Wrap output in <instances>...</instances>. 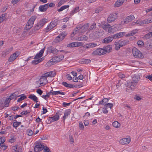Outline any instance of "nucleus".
<instances>
[{"label": "nucleus", "instance_id": "c03bdc74", "mask_svg": "<svg viewBox=\"0 0 152 152\" xmlns=\"http://www.w3.org/2000/svg\"><path fill=\"white\" fill-rule=\"evenodd\" d=\"M80 25H78L75 28L73 32V34H76L78 32H80Z\"/></svg>", "mask_w": 152, "mask_h": 152}, {"label": "nucleus", "instance_id": "58836bf2", "mask_svg": "<svg viewBox=\"0 0 152 152\" xmlns=\"http://www.w3.org/2000/svg\"><path fill=\"white\" fill-rule=\"evenodd\" d=\"M17 93L15 92L13 93L10 96L9 98L10 99V100L15 98L16 99L17 97V95L16 94Z\"/></svg>", "mask_w": 152, "mask_h": 152}, {"label": "nucleus", "instance_id": "7c9ffc66", "mask_svg": "<svg viewBox=\"0 0 152 152\" xmlns=\"http://www.w3.org/2000/svg\"><path fill=\"white\" fill-rule=\"evenodd\" d=\"M137 32V30L136 29L135 30H133L132 31L129 32L128 34H126V37H130L132 36L135 34Z\"/></svg>", "mask_w": 152, "mask_h": 152}, {"label": "nucleus", "instance_id": "c9c22d12", "mask_svg": "<svg viewBox=\"0 0 152 152\" xmlns=\"http://www.w3.org/2000/svg\"><path fill=\"white\" fill-rule=\"evenodd\" d=\"M115 49L117 50H119L120 48V47H121V44H120L119 41L115 42Z\"/></svg>", "mask_w": 152, "mask_h": 152}, {"label": "nucleus", "instance_id": "c756f323", "mask_svg": "<svg viewBox=\"0 0 152 152\" xmlns=\"http://www.w3.org/2000/svg\"><path fill=\"white\" fill-rule=\"evenodd\" d=\"M67 33L65 31H63L60 33L58 35L60 36V39L62 40L67 35Z\"/></svg>", "mask_w": 152, "mask_h": 152}, {"label": "nucleus", "instance_id": "6e6d98bb", "mask_svg": "<svg viewBox=\"0 0 152 152\" xmlns=\"http://www.w3.org/2000/svg\"><path fill=\"white\" fill-rule=\"evenodd\" d=\"M53 49V48L52 46L48 47L47 50V53H52Z\"/></svg>", "mask_w": 152, "mask_h": 152}, {"label": "nucleus", "instance_id": "de8ad7c7", "mask_svg": "<svg viewBox=\"0 0 152 152\" xmlns=\"http://www.w3.org/2000/svg\"><path fill=\"white\" fill-rule=\"evenodd\" d=\"M26 134L28 136H31L33 134V132L30 129H28L26 131Z\"/></svg>", "mask_w": 152, "mask_h": 152}, {"label": "nucleus", "instance_id": "79ce46f5", "mask_svg": "<svg viewBox=\"0 0 152 152\" xmlns=\"http://www.w3.org/2000/svg\"><path fill=\"white\" fill-rule=\"evenodd\" d=\"M69 6V5H64L61 7V8L57 10L58 12H60L68 8Z\"/></svg>", "mask_w": 152, "mask_h": 152}, {"label": "nucleus", "instance_id": "5fc2aeb1", "mask_svg": "<svg viewBox=\"0 0 152 152\" xmlns=\"http://www.w3.org/2000/svg\"><path fill=\"white\" fill-rule=\"evenodd\" d=\"M67 46L68 47H75V42L71 43L67 45Z\"/></svg>", "mask_w": 152, "mask_h": 152}, {"label": "nucleus", "instance_id": "9b49d317", "mask_svg": "<svg viewBox=\"0 0 152 152\" xmlns=\"http://www.w3.org/2000/svg\"><path fill=\"white\" fill-rule=\"evenodd\" d=\"M44 148V145L39 143L35 146L34 150L36 152H38L42 150Z\"/></svg>", "mask_w": 152, "mask_h": 152}, {"label": "nucleus", "instance_id": "0e129e2a", "mask_svg": "<svg viewBox=\"0 0 152 152\" xmlns=\"http://www.w3.org/2000/svg\"><path fill=\"white\" fill-rule=\"evenodd\" d=\"M42 27V26H40V25L38 23L37 25L34 27V29L36 30H37L39 29Z\"/></svg>", "mask_w": 152, "mask_h": 152}, {"label": "nucleus", "instance_id": "a19ab883", "mask_svg": "<svg viewBox=\"0 0 152 152\" xmlns=\"http://www.w3.org/2000/svg\"><path fill=\"white\" fill-rule=\"evenodd\" d=\"M108 102V99L107 98H104L102 101L99 102V104H102L104 105V104H107Z\"/></svg>", "mask_w": 152, "mask_h": 152}, {"label": "nucleus", "instance_id": "393cba45", "mask_svg": "<svg viewBox=\"0 0 152 152\" xmlns=\"http://www.w3.org/2000/svg\"><path fill=\"white\" fill-rule=\"evenodd\" d=\"M62 84L65 87H66L73 88L75 87V85H72L70 84L67 83L65 82H62Z\"/></svg>", "mask_w": 152, "mask_h": 152}, {"label": "nucleus", "instance_id": "aec40b11", "mask_svg": "<svg viewBox=\"0 0 152 152\" xmlns=\"http://www.w3.org/2000/svg\"><path fill=\"white\" fill-rule=\"evenodd\" d=\"M97 45V44L96 43L92 42L86 44V47L87 49L90 48L95 47Z\"/></svg>", "mask_w": 152, "mask_h": 152}, {"label": "nucleus", "instance_id": "4be33fe9", "mask_svg": "<svg viewBox=\"0 0 152 152\" xmlns=\"http://www.w3.org/2000/svg\"><path fill=\"white\" fill-rule=\"evenodd\" d=\"M70 113L71 110H67L65 111L64 113V115L63 118L64 121L68 117V116L70 115Z\"/></svg>", "mask_w": 152, "mask_h": 152}, {"label": "nucleus", "instance_id": "473e14b6", "mask_svg": "<svg viewBox=\"0 0 152 152\" xmlns=\"http://www.w3.org/2000/svg\"><path fill=\"white\" fill-rule=\"evenodd\" d=\"M135 19V17L133 15H130L127 16L126 18V20L127 22H130Z\"/></svg>", "mask_w": 152, "mask_h": 152}, {"label": "nucleus", "instance_id": "c85d7f7f", "mask_svg": "<svg viewBox=\"0 0 152 152\" xmlns=\"http://www.w3.org/2000/svg\"><path fill=\"white\" fill-rule=\"evenodd\" d=\"M140 79V77L138 75H134L132 78V81L137 83Z\"/></svg>", "mask_w": 152, "mask_h": 152}, {"label": "nucleus", "instance_id": "39448f33", "mask_svg": "<svg viewBox=\"0 0 152 152\" xmlns=\"http://www.w3.org/2000/svg\"><path fill=\"white\" fill-rule=\"evenodd\" d=\"M47 83L48 80L47 78L44 77L42 76H41L39 80L38 81H37L36 84H38L39 83L40 85L41 86H44Z\"/></svg>", "mask_w": 152, "mask_h": 152}, {"label": "nucleus", "instance_id": "e2e57ef3", "mask_svg": "<svg viewBox=\"0 0 152 152\" xmlns=\"http://www.w3.org/2000/svg\"><path fill=\"white\" fill-rule=\"evenodd\" d=\"M113 104L111 103H108L104 104V106L105 107H109L110 108L113 107Z\"/></svg>", "mask_w": 152, "mask_h": 152}, {"label": "nucleus", "instance_id": "052dcab7", "mask_svg": "<svg viewBox=\"0 0 152 152\" xmlns=\"http://www.w3.org/2000/svg\"><path fill=\"white\" fill-rule=\"evenodd\" d=\"M43 152H51L50 151V150L49 148L47 146L43 148Z\"/></svg>", "mask_w": 152, "mask_h": 152}, {"label": "nucleus", "instance_id": "864d4df0", "mask_svg": "<svg viewBox=\"0 0 152 152\" xmlns=\"http://www.w3.org/2000/svg\"><path fill=\"white\" fill-rule=\"evenodd\" d=\"M150 34H151L149 32L145 34L143 37L144 38L146 39H149L151 37Z\"/></svg>", "mask_w": 152, "mask_h": 152}, {"label": "nucleus", "instance_id": "7ed1b4c3", "mask_svg": "<svg viewBox=\"0 0 152 152\" xmlns=\"http://www.w3.org/2000/svg\"><path fill=\"white\" fill-rule=\"evenodd\" d=\"M133 56L137 58H142L144 56L141 52L135 47H134L132 50Z\"/></svg>", "mask_w": 152, "mask_h": 152}, {"label": "nucleus", "instance_id": "680f3d73", "mask_svg": "<svg viewBox=\"0 0 152 152\" xmlns=\"http://www.w3.org/2000/svg\"><path fill=\"white\" fill-rule=\"evenodd\" d=\"M79 127L80 129L83 130L84 129V126L82 121H80L79 122Z\"/></svg>", "mask_w": 152, "mask_h": 152}, {"label": "nucleus", "instance_id": "f3484780", "mask_svg": "<svg viewBox=\"0 0 152 152\" xmlns=\"http://www.w3.org/2000/svg\"><path fill=\"white\" fill-rule=\"evenodd\" d=\"M45 50L44 48L42 49L40 51L39 53H37L35 56L34 59H38L42 56V55L44 52Z\"/></svg>", "mask_w": 152, "mask_h": 152}, {"label": "nucleus", "instance_id": "cd10ccee", "mask_svg": "<svg viewBox=\"0 0 152 152\" xmlns=\"http://www.w3.org/2000/svg\"><path fill=\"white\" fill-rule=\"evenodd\" d=\"M28 98L33 100L36 102H38V98L34 94H31L28 97Z\"/></svg>", "mask_w": 152, "mask_h": 152}, {"label": "nucleus", "instance_id": "8fccbe9b", "mask_svg": "<svg viewBox=\"0 0 152 152\" xmlns=\"http://www.w3.org/2000/svg\"><path fill=\"white\" fill-rule=\"evenodd\" d=\"M114 27H114V26H110V27H109V28L107 31L110 33H113L114 31Z\"/></svg>", "mask_w": 152, "mask_h": 152}, {"label": "nucleus", "instance_id": "bf43d9fd", "mask_svg": "<svg viewBox=\"0 0 152 152\" xmlns=\"http://www.w3.org/2000/svg\"><path fill=\"white\" fill-rule=\"evenodd\" d=\"M118 75V77L121 78H124L125 77V75L124 74L121 72L119 73Z\"/></svg>", "mask_w": 152, "mask_h": 152}, {"label": "nucleus", "instance_id": "20e7f679", "mask_svg": "<svg viewBox=\"0 0 152 152\" xmlns=\"http://www.w3.org/2000/svg\"><path fill=\"white\" fill-rule=\"evenodd\" d=\"M152 22V19H148L142 20H138L136 21L135 23L138 24L139 25L145 24L149 23Z\"/></svg>", "mask_w": 152, "mask_h": 152}, {"label": "nucleus", "instance_id": "f704fd0d", "mask_svg": "<svg viewBox=\"0 0 152 152\" xmlns=\"http://www.w3.org/2000/svg\"><path fill=\"white\" fill-rule=\"evenodd\" d=\"M43 60L42 58H39L38 59L35 60L33 61H32V64H37L39 62H41Z\"/></svg>", "mask_w": 152, "mask_h": 152}, {"label": "nucleus", "instance_id": "4c0bfd02", "mask_svg": "<svg viewBox=\"0 0 152 152\" xmlns=\"http://www.w3.org/2000/svg\"><path fill=\"white\" fill-rule=\"evenodd\" d=\"M9 53V49H6L2 53L1 56L2 57H5Z\"/></svg>", "mask_w": 152, "mask_h": 152}, {"label": "nucleus", "instance_id": "a18cd8bd", "mask_svg": "<svg viewBox=\"0 0 152 152\" xmlns=\"http://www.w3.org/2000/svg\"><path fill=\"white\" fill-rule=\"evenodd\" d=\"M112 125L115 128H118L120 126V124L117 121L113 122Z\"/></svg>", "mask_w": 152, "mask_h": 152}, {"label": "nucleus", "instance_id": "774afa93", "mask_svg": "<svg viewBox=\"0 0 152 152\" xmlns=\"http://www.w3.org/2000/svg\"><path fill=\"white\" fill-rule=\"evenodd\" d=\"M16 138L15 137H13L9 140V142L11 143H13L15 141Z\"/></svg>", "mask_w": 152, "mask_h": 152}, {"label": "nucleus", "instance_id": "09e8293b", "mask_svg": "<svg viewBox=\"0 0 152 152\" xmlns=\"http://www.w3.org/2000/svg\"><path fill=\"white\" fill-rule=\"evenodd\" d=\"M96 27V23L95 22L93 23L90 26V28L88 29V31H91L92 30L93 28H95Z\"/></svg>", "mask_w": 152, "mask_h": 152}, {"label": "nucleus", "instance_id": "338daca9", "mask_svg": "<svg viewBox=\"0 0 152 152\" xmlns=\"http://www.w3.org/2000/svg\"><path fill=\"white\" fill-rule=\"evenodd\" d=\"M50 93L53 95H57V91H54L53 90H51L50 91Z\"/></svg>", "mask_w": 152, "mask_h": 152}, {"label": "nucleus", "instance_id": "f03ea898", "mask_svg": "<svg viewBox=\"0 0 152 152\" xmlns=\"http://www.w3.org/2000/svg\"><path fill=\"white\" fill-rule=\"evenodd\" d=\"M37 17L36 16H32L28 20L26 26V29L28 30L30 29L33 26L34 21L36 19Z\"/></svg>", "mask_w": 152, "mask_h": 152}, {"label": "nucleus", "instance_id": "b1692460", "mask_svg": "<svg viewBox=\"0 0 152 152\" xmlns=\"http://www.w3.org/2000/svg\"><path fill=\"white\" fill-rule=\"evenodd\" d=\"M146 47L148 50L152 49V41H149L147 42L146 43Z\"/></svg>", "mask_w": 152, "mask_h": 152}, {"label": "nucleus", "instance_id": "ddd939ff", "mask_svg": "<svg viewBox=\"0 0 152 152\" xmlns=\"http://www.w3.org/2000/svg\"><path fill=\"white\" fill-rule=\"evenodd\" d=\"M19 54L18 53H15L12 54L10 56L8 59V61L9 62H11L13 61L18 56Z\"/></svg>", "mask_w": 152, "mask_h": 152}, {"label": "nucleus", "instance_id": "a878e982", "mask_svg": "<svg viewBox=\"0 0 152 152\" xmlns=\"http://www.w3.org/2000/svg\"><path fill=\"white\" fill-rule=\"evenodd\" d=\"M47 19L44 18L41 20L38 23L40 26H43L47 22Z\"/></svg>", "mask_w": 152, "mask_h": 152}, {"label": "nucleus", "instance_id": "3c124183", "mask_svg": "<svg viewBox=\"0 0 152 152\" xmlns=\"http://www.w3.org/2000/svg\"><path fill=\"white\" fill-rule=\"evenodd\" d=\"M59 36H59L58 35L56 38L54 40V42L56 43H57L60 42V41H62Z\"/></svg>", "mask_w": 152, "mask_h": 152}, {"label": "nucleus", "instance_id": "f257e3e1", "mask_svg": "<svg viewBox=\"0 0 152 152\" xmlns=\"http://www.w3.org/2000/svg\"><path fill=\"white\" fill-rule=\"evenodd\" d=\"M64 56L63 55L54 56L53 57L47 64L48 65L54 64V63L59 62L63 60Z\"/></svg>", "mask_w": 152, "mask_h": 152}, {"label": "nucleus", "instance_id": "423d86ee", "mask_svg": "<svg viewBox=\"0 0 152 152\" xmlns=\"http://www.w3.org/2000/svg\"><path fill=\"white\" fill-rule=\"evenodd\" d=\"M117 15L115 13L110 14L107 19V21L108 23H110L114 21L117 18Z\"/></svg>", "mask_w": 152, "mask_h": 152}, {"label": "nucleus", "instance_id": "69168bd1", "mask_svg": "<svg viewBox=\"0 0 152 152\" xmlns=\"http://www.w3.org/2000/svg\"><path fill=\"white\" fill-rule=\"evenodd\" d=\"M137 44L139 46H140L143 45L144 43L142 41L140 40L138 41Z\"/></svg>", "mask_w": 152, "mask_h": 152}, {"label": "nucleus", "instance_id": "e433bc0d", "mask_svg": "<svg viewBox=\"0 0 152 152\" xmlns=\"http://www.w3.org/2000/svg\"><path fill=\"white\" fill-rule=\"evenodd\" d=\"M91 60L89 59H83L80 61L81 64H88L91 62Z\"/></svg>", "mask_w": 152, "mask_h": 152}, {"label": "nucleus", "instance_id": "a211bd4d", "mask_svg": "<svg viewBox=\"0 0 152 152\" xmlns=\"http://www.w3.org/2000/svg\"><path fill=\"white\" fill-rule=\"evenodd\" d=\"M124 33V32H120L114 34L113 37V39H118L123 37Z\"/></svg>", "mask_w": 152, "mask_h": 152}, {"label": "nucleus", "instance_id": "72a5a7b5", "mask_svg": "<svg viewBox=\"0 0 152 152\" xmlns=\"http://www.w3.org/2000/svg\"><path fill=\"white\" fill-rule=\"evenodd\" d=\"M103 50L105 51V54H106L107 52H110V50H111V48L110 45L104 47Z\"/></svg>", "mask_w": 152, "mask_h": 152}, {"label": "nucleus", "instance_id": "f8f14e48", "mask_svg": "<svg viewBox=\"0 0 152 152\" xmlns=\"http://www.w3.org/2000/svg\"><path fill=\"white\" fill-rule=\"evenodd\" d=\"M137 83L136 82L132 81L131 82L129 81V82L127 83L126 85L127 87H130L132 89H133L136 87Z\"/></svg>", "mask_w": 152, "mask_h": 152}, {"label": "nucleus", "instance_id": "4d7b16f0", "mask_svg": "<svg viewBox=\"0 0 152 152\" xmlns=\"http://www.w3.org/2000/svg\"><path fill=\"white\" fill-rule=\"evenodd\" d=\"M75 47H79L82 46L83 45V43L82 42H75Z\"/></svg>", "mask_w": 152, "mask_h": 152}, {"label": "nucleus", "instance_id": "6e6552de", "mask_svg": "<svg viewBox=\"0 0 152 152\" xmlns=\"http://www.w3.org/2000/svg\"><path fill=\"white\" fill-rule=\"evenodd\" d=\"M131 142L130 137L128 138H124L120 140V143L122 145H127L130 143Z\"/></svg>", "mask_w": 152, "mask_h": 152}, {"label": "nucleus", "instance_id": "49530a36", "mask_svg": "<svg viewBox=\"0 0 152 152\" xmlns=\"http://www.w3.org/2000/svg\"><path fill=\"white\" fill-rule=\"evenodd\" d=\"M6 14H2L0 17V23H1L6 18Z\"/></svg>", "mask_w": 152, "mask_h": 152}, {"label": "nucleus", "instance_id": "9d476101", "mask_svg": "<svg viewBox=\"0 0 152 152\" xmlns=\"http://www.w3.org/2000/svg\"><path fill=\"white\" fill-rule=\"evenodd\" d=\"M89 26V24L87 23L83 26L80 25V32L83 33L85 32L88 29Z\"/></svg>", "mask_w": 152, "mask_h": 152}, {"label": "nucleus", "instance_id": "412c9836", "mask_svg": "<svg viewBox=\"0 0 152 152\" xmlns=\"http://www.w3.org/2000/svg\"><path fill=\"white\" fill-rule=\"evenodd\" d=\"M124 1V0H118L115 3V7H119L121 5Z\"/></svg>", "mask_w": 152, "mask_h": 152}, {"label": "nucleus", "instance_id": "1a4fd4ad", "mask_svg": "<svg viewBox=\"0 0 152 152\" xmlns=\"http://www.w3.org/2000/svg\"><path fill=\"white\" fill-rule=\"evenodd\" d=\"M57 24V23L56 21L55 20L51 22L49 25L48 26L47 28H46V30H47L46 32H47L49 30H51L53 28L56 26Z\"/></svg>", "mask_w": 152, "mask_h": 152}, {"label": "nucleus", "instance_id": "13d9d810", "mask_svg": "<svg viewBox=\"0 0 152 152\" xmlns=\"http://www.w3.org/2000/svg\"><path fill=\"white\" fill-rule=\"evenodd\" d=\"M12 149L14 150L13 152H17L18 151V146L17 145L13 146L12 147Z\"/></svg>", "mask_w": 152, "mask_h": 152}, {"label": "nucleus", "instance_id": "dca6fc26", "mask_svg": "<svg viewBox=\"0 0 152 152\" xmlns=\"http://www.w3.org/2000/svg\"><path fill=\"white\" fill-rule=\"evenodd\" d=\"M102 34V31L101 30L98 29L95 31L93 33V34L95 37L98 38L101 36Z\"/></svg>", "mask_w": 152, "mask_h": 152}, {"label": "nucleus", "instance_id": "2eb2a0df", "mask_svg": "<svg viewBox=\"0 0 152 152\" xmlns=\"http://www.w3.org/2000/svg\"><path fill=\"white\" fill-rule=\"evenodd\" d=\"M48 7V4H46L44 5L40 6L39 7V10L41 12H44L47 10Z\"/></svg>", "mask_w": 152, "mask_h": 152}, {"label": "nucleus", "instance_id": "603ef678", "mask_svg": "<svg viewBox=\"0 0 152 152\" xmlns=\"http://www.w3.org/2000/svg\"><path fill=\"white\" fill-rule=\"evenodd\" d=\"M103 10V8L102 7H100L96 9L95 10L96 13H99L102 11Z\"/></svg>", "mask_w": 152, "mask_h": 152}, {"label": "nucleus", "instance_id": "bb28decb", "mask_svg": "<svg viewBox=\"0 0 152 152\" xmlns=\"http://www.w3.org/2000/svg\"><path fill=\"white\" fill-rule=\"evenodd\" d=\"M102 28L105 31H107L110 25L108 23L102 24Z\"/></svg>", "mask_w": 152, "mask_h": 152}, {"label": "nucleus", "instance_id": "ea45409f", "mask_svg": "<svg viewBox=\"0 0 152 152\" xmlns=\"http://www.w3.org/2000/svg\"><path fill=\"white\" fill-rule=\"evenodd\" d=\"M15 121L13 123V126L15 128H17L21 124V122H18L16 120H15Z\"/></svg>", "mask_w": 152, "mask_h": 152}, {"label": "nucleus", "instance_id": "37998d69", "mask_svg": "<svg viewBox=\"0 0 152 152\" xmlns=\"http://www.w3.org/2000/svg\"><path fill=\"white\" fill-rule=\"evenodd\" d=\"M20 97L18 98L17 100L18 102H19L21 101H22L26 98V96L24 94H23L20 95Z\"/></svg>", "mask_w": 152, "mask_h": 152}, {"label": "nucleus", "instance_id": "5701e85b", "mask_svg": "<svg viewBox=\"0 0 152 152\" xmlns=\"http://www.w3.org/2000/svg\"><path fill=\"white\" fill-rule=\"evenodd\" d=\"M53 72L52 71L47 72L45 74H44L42 76L46 78H47L48 77H53L54 75H52Z\"/></svg>", "mask_w": 152, "mask_h": 152}, {"label": "nucleus", "instance_id": "2f4dec72", "mask_svg": "<svg viewBox=\"0 0 152 152\" xmlns=\"http://www.w3.org/2000/svg\"><path fill=\"white\" fill-rule=\"evenodd\" d=\"M119 42L121 47L128 44L129 43V41L127 40H120Z\"/></svg>", "mask_w": 152, "mask_h": 152}, {"label": "nucleus", "instance_id": "0eeeda50", "mask_svg": "<svg viewBox=\"0 0 152 152\" xmlns=\"http://www.w3.org/2000/svg\"><path fill=\"white\" fill-rule=\"evenodd\" d=\"M105 52L103 49L99 48L93 51L92 55H101L105 54Z\"/></svg>", "mask_w": 152, "mask_h": 152}, {"label": "nucleus", "instance_id": "4468645a", "mask_svg": "<svg viewBox=\"0 0 152 152\" xmlns=\"http://www.w3.org/2000/svg\"><path fill=\"white\" fill-rule=\"evenodd\" d=\"M49 118V120L50 121L53 122L58 120L59 118V114L57 113L53 116L50 117Z\"/></svg>", "mask_w": 152, "mask_h": 152}, {"label": "nucleus", "instance_id": "6ab92c4d", "mask_svg": "<svg viewBox=\"0 0 152 152\" xmlns=\"http://www.w3.org/2000/svg\"><path fill=\"white\" fill-rule=\"evenodd\" d=\"M113 39V37H108L105 38L103 40V42L107 43L112 41Z\"/></svg>", "mask_w": 152, "mask_h": 152}]
</instances>
